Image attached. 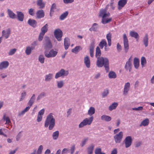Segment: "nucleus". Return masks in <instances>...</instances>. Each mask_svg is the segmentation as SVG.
Segmentation results:
<instances>
[{
	"label": "nucleus",
	"mask_w": 154,
	"mask_h": 154,
	"mask_svg": "<svg viewBox=\"0 0 154 154\" xmlns=\"http://www.w3.org/2000/svg\"><path fill=\"white\" fill-rule=\"evenodd\" d=\"M109 63L108 58L102 57L97 58L96 61V65L98 67H102L104 66L106 72L109 71Z\"/></svg>",
	"instance_id": "f257e3e1"
},
{
	"label": "nucleus",
	"mask_w": 154,
	"mask_h": 154,
	"mask_svg": "<svg viewBox=\"0 0 154 154\" xmlns=\"http://www.w3.org/2000/svg\"><path fill=\"white\" fill-rule=\"evenodd\" d=\"M55 125V119L52 113H50L47 116L45 121L44 126L45 128L49 126L48 129L49 130H52Z\"/></svg>",
	"instance_id": "f03ea898"
},
{
	"label": "nucleus",
	"mask_w": 154,
	"mask_h": 154,
	"mask_svg": "<svg viewBox=\"0 0 154 154\" xmlns=\"http://www.w3.org/2000/svg\"><path fill=\"white\" fill-rule=\"evenodd\" d=\"M99 16L102 17L101 22L103 24L107 23L110 22L112 20L111 18H106L110 16V14L109 12L106 13V9H101L100 11Z\"/></svg>",
	"instance_id": "7ed1b4c3"
},
{
	"label": "nucleus",
	"mask_w": 154,
	"mask_h": 154,
	"mask_svg": "<svg viewBox=\"0 0 154 154\" xmlns=\"http://www.w3.org/2000/svg\"><path fill=\"white\" fill-rule=\"evenodd\" d=\"M94 118L91 116L89 118H85L79 125V128H82L87 125H90L91 124Z\"/></svg>",
	"instance_id": "20e7f679"
},
{
	"label": "nucleus",
	"mask_w": 154,
	"mask_h": 154,
	"mask_svg": "<svg viewBox=\"0 0 154 154\" xmlns=\"http://www.w3.org/2000/svg\"><path fill=\"white\" fill-rule=\"evenodd\" d=\"M69 73L68 71L64 69H62L56 73L55 78V79H57L60 77L64 78L68 75Z\"/></svg>",
	"instance_id": "39448f33"
},
{
	"label": "nucleus",
	"mask_w": 154,
	"mask_h": 154,
	"mask_svg": "<svg viewBox=\"0 0 154 154\" xmlns=\"http://www.w3.org/2000/svg\"><path fill=\"white\" fill-rule=\"evenodd\" d=\"M43 43L44 48L46 50L50 49L52 47L51 40L48 36H45Z\"/></svg>",
	"instance_id": "423d86ee"
},
{
	"label": "nucleus",
	"mask_w": 154,
	"mask_h": 154,
	"mask_svg": "<svg viewBox=\"0 0 154 154\" xmlns=\"http://www.w3.org/2000/svg\"><path fill=\"white\" fill-rule=\"evenodd\" d=\"M54 34L55 37L58 41H60L62 40L63 33L60 29L59 28L55 29L54 31Z\"/></svg>",
	"instance_id": "0eeeda50"
},
{
	"label": "nucleus",
	"mask_w": 154,
	"mask_h": 154,
	"mask_svg": "<svg viewBox=\"0 0 154 154\" xmlns=\"http://www.w3.org/2000/svg\"><path fill=\"white\" fill-rule=\"evenodd\" d=\"M57 54V51L53 49L50 50L49 52L47 51H45L44 52L45 56L48 58L54 57Z\"/></svg>",
	"instance_id": "6e6552de"
},
{
	"label": "nucleus",
	"mask_w": 154,
	"mask_h": 154,
	"mask_svg": "<svg viewBox=\"0 0 154 154\" xmlns=\"http://www.w3.org/2000/svg\"><path fill=\"white\" fill-rule=\"evenodd\" d=\"M123 134L122 131H120L116 134L114 137L115 142L116 143H120L123 138Z\"/></svg>",
	"instance_id": "1a4fd4ad"
},
{
	"label": "nucleus",
	"mask_w": 154,
	"mask_h": 154,
	"mask_svg": "<svg viewBox=\"0 0 154 154\" xmlns=\"http://www.w3.org/2000/svg\"><path fill=\"white\" fill-rule=\"evenodd\" d=\"M123 41L125 51L127 52L129 49V45L128 39L125 34L123 35Z\"/></svg>",
	"instance_id": "9d476101"
},
{
	"label": "nucleus",
	"mask_w": 154,
	"mask_h": 154,
	"mask_svg": "<svg viewBox=\"0 0 154 154\" xmlns=\"http://www.w3.org/2000/svg\"><path fill=\"white\" fill-rule=\"evenodd\" d=\"M132 142V139L131 136L126 137L124 140V143L126 148L130 147L131 145Z\"/></svg>",
	"instance_id": "9b49d317"
},
{
	"label": "nucleus",
	"mask_w": 154,
	"mask_h": 154,
	"mask_svg": "<svg viewBox=\"0 0 154 154\" xmlns=\"http://www.w3.org/2000/svg\"><path fill=\"white\" fill-rule=\"evenodd\" d=\"M2 37L5 38V39L8 38L11 33V30L10 28L4 30L2 32Z\"/></svg>",
	"instance_id": "f8f14e48"
},
{
	"label": "nucleus",
	"mask_w": 154,
	"mask_h": 154,
	"mask_svg": "<svg viewBox=\"0 0 154 154\" xmlns=\"http://www.w3.org/2000/svg\"><path fill=\"white\" fill-rule=\"evenodd\" d=\"M9 63L7 61H3L0 63V70L7 69L9 65Z\"/></svg>",
	"instance_id": "ddd939ff"
},
{
	"label": "nucleus",
	"mask_w": 154,
	"mask_h": 154,
	"mask_svg": "<svg viewBox=\"0 0 154 154\" xmlns=\"http://www.w3.org/2000/svg\"><path fill=\"white\" fill-rule=\"evenodd\" d=\"M130 84L129 82H128L126 83L124 85L123 93L125 95L127 94L128 93L130 90Z\"/></svg>",
	"instance_id": "4468645a"
},
{
	"label": "nucleus",
	"mask_w": 154,
	"mask_h": 154,
	"mask_svg": "<svg viewBox=\"0 0 154 154\" xmlns=\"http://www.w3.org/2000/svg\"><path fill=\"white\" fill-rule=\"evenodd\" d=\"M131 61L132 59L131 57H130L128 60L125 66V68L127 70H128L129 72H130L131 69Z\"/></svg>",
	"instance_id": "2eb2a0df"
},
{
	"label": "nucleus",
	"mask_w": 154,
	"mask_h": 154,
	"mask_svg": "<svg viewBox=\"0 0 154 154\" xmlns=\"http://www.w3.org/2000/svg\"><path fill=\"white\" fill-rule=\"evenodd\" d=\"M127 0H119L118 2V9H121L126 4Z\"/></svg>",
	"instance_id": "dca6fc26"
},
{
	"label": "nucleus",
	"mask_w": 154,
	"mask_h": 154,
	"mask_svg": "<svg viewBox=\"0 0 154 154\" xmlns=\"http://www.w3.org/2000/svg\"><path fill=\"white\" fill-rule=\"evenodd\" d=\"M36 17L38 19L43 18L45 16V13L42 10H40L37 11L36 13Z\"/></svg>",
	"instance_id": "f3484780"
},
{
	"label": "nucleus",
	"mask_w": 154,
	"mask_h": 154,
	"mask_svg": "<svg viewBox=\"0 0 154 154\" xmlns=\"http://www.w3.org/2000/svg\"><path fill=\"white\" fill-rule=\"evenodd\" d=\"M84 63L87 68H89L91 66V62L89 57L86 56L84 58Z\"/></svg>",
	"instance_id": "a211bd4d"
},
{
	"label": "nucleus",
	"mask_w": 154,
	"mask_h": 154,
	"mask_svg": "<svg viewBox=\"0 0 154 154\" xmlns=\"http://www.w3.org/2000/svg\"><path fill=\"white\" fill-rule=\"evenodd\" d=\"M17 14L18 20L20 21H23L24 18L23 14L21 12L17 11Z\"/></svg>",
	"instance_id": "6ab92c4d"
},
{
	"label": "nucleus",
	"mask_w": 154,
	"mask_h": 154,
	"mask_svg": "<svg viewBox=\"0 0 154 154\" xmlns=\"http://www.w3.org/2000/svg\"><path fill=\"white\" fill-rule=\"evenodd\" d=\"M28 23L29 25L33 27H35L36 26L37 22L36 20H34L29 19L28 20Z\"/></svg>",
	"instance_id": "aec40b11"
},
{
	"label": "nucleus",
	"mask_w": 154,
	"mask_h": 154,
	"mask_svg": "<svg viewBox=\"0 0 154 154\" xmlns=\"http://www.w3.org/2000/svg\"><path fill=\"white\" fill-rule=\"evenodd\" d=\"M99 28V26L98 24L94 23L93 24L91 27L89 29L90 31L97 32Z\"/></svg>",
	"instance_id": "412c9836"
},
{
	"label": "nucleus",
	"mask_w": 154,
	"mask_h": 154,
	"mask_svg": "<svg viewBox=\"0 0 154 154\" xmlns=\"http://www.w3.org/2000/svg\"><path fill=\"white\" fill-rule=\"evenodd\" d=\"M70 45L69 39L67 37L65 38L64 40V46L66 50L68 49Z\"/></svg>",
	"instance_id": "4be33fe9"
},
{
	"label": "nucleus",
	"mask_w": 154,
	"mask_h": 154,
	"mask_svg": "<svg viewBox=\"0 0 154 154\" xmlns=\"http://www.w3.org/2000/svg\"><path fill=\"white\" fill-rule=\"evenodd\" d=\"M35 99V94H33L28 101V104L30 106H32L34 103Z\"/></svg>",
	"instance_id": "5701e85b"
},
{
	"label": "nucleus",
	"mask_w": 154,
	"mask_h": 154,
	"mask_svg": "<svg viewBox=\"0 0 154 154\" xmlns=\"http://www.w3.org/2000/svg\"><path fill=\"white\" fill-rule=\"evenodd\" d=\"M8 14L9 17L12 19H14L16 17V14L10 9H8L7 10Z\"/></svg>",
	"instance_id": "b1692460"
},
{
	"label": "nucleus",
	"mask_w": 154,
	"mask_h": 154,
	"mask_svg": "<svg viewBox=\"0 0 154 154\" xmlns=\"http://www.w3.org/2000/svg\"><path fill=\"white\" fill-rule=\"evenodd\" d=\"M143 42L145 47H147L148 45V37L147 34L145 35L143 39Z\"/></svg>",
	"instance_id": "393cba45"
},
{
	"label": "nucleus",
	"mask_w": 154,
	"mask_h": 154,
	"mask_svg": "<svg viewBox=\"0 0 154 154\" xmlns=\"http://www.w3.org/2000/svg\"><path fill=\"white\" fill-rule=\"evenodd\" d=\"M111 38L112 34L110 33H109L106 35V38L107 39L108 45L109 46H110L111 45Z\"/></svg>",
	"instance_id": "a878e982"
},
{
	"label": "nucleus",
	"mask_w": 154,
	"mask_h": 154,
	"mask_svg": "<svg viewBox=\"0 0 154 154\" xmlns=\"http://www.w3.org/2000/svg\"><path fill=\"white\" fill-rule=\"evenodd\" d=\"M101 119L102 120L105 121L107 122L110 121L112 119L111 118L110 116L106 115H102L101 116Z\"/></svg>",
	"instance_id": "bb28decb"
},
{
	"label": "nucleus",
	"mask_w": 154,
	"mask_h": 154,
	"mask_svg": "<svg viewBox=\"0 0 154 154\" xmlns=\"http://www.w3.org/2000/svg\"><path fill=\"white\" fill-rule=\"evenodd\" d=\"M94 145L93 143L91 144L87 148L88 153V154H91L94 147Z\"/></svg>",
	"instance_id": "cd10ccee"
},
{
	"label": "nucleus",
	"mask_w": 154,
	"mask_h": 154,
	"mask_svg": "<svg viewBox=\"0 0 154 154\" xmlns=\"http://www.w3.org/2000/svg\"><path fill=\"white\" fill-rule=\"evenodd\" d=\"M33 50V48L30 46H27L26 47L25 52L27 55H30L32 51Z\"/></svg>",
	"instance_id": "c85d7f7f"
},
{
	"label": "nucleus",
	"mask_w": 154,
	"mask_h": 154,
	"mask_svg": "<svg viewBox=\"0 0 154 154\" xmlns=\"http://www.w3.org/2000/svg\"><path fill=\"white\" fill-rule=\"evenodd\" d=\"M37 4L40 9H42L45 7V4L43 2L42 0H37Z\"/></svg>",
	"instance_id": "c756f323"
},
{
	"label": "nucleus",
	"mask_w": 154,
	"mask_h": 154,
	"mask_svg": "<svg viewBox=\"0 0 154 154\" xmlns=\"http://www.w3.org/2000/svg\"><path fill=\"white\" fill-rule=\"evenodd\" d=\"M118 103L117 102L113 103L109 107V109L110 111H112L113 110L115 109L118 106Z\"/></svg>",
	"instance_id": "7c9ffc66"
},
{
	"label": "nucleus",
	"mask_w": 154,
	"mask_h": 154,
	"mask_svg": "<svg viewBox=\"0 0 154 154\" xmlns=\"http://www.w3.org/2000/svg\"><path fill=\"white\" fill-rule=\"evenodd\" d=\"M134 64L135 68L137 69L139 66V60L136 57L134 58Z\"/></svg>",
	"instance_id": "2f4dec72"
},
{
	"label": "nucleus",
	"mask_w": 154,
	"mask_h": 154,
	"mask_svg": "<svg viewBox=\"0 0 154 154\" xmlns=\"http://www.w3.org/2000/svg\"><path fill=\"white\" fill-rule=\"evenodd\" d=\"M95 108L92 106H91L89 108V110L88 112V115L92 116V115L95 113Z\"/></svg>",
	"instance_id": "473e14b6"
},
{
	"label": "nucleus",
	"mask_w": 154,
	"mask_h": 154,
	"mask_svg": "<svg viewBox=\"0 0 154 154\" xmlns=\"http://www.w3.org/2000/svg\"><path fill=\"white\" fill-rule=\"evenodd\" d=\"M53 75L52 73H49L46 75L45 76V81L46 82H49L53 78Z\"/></svg>",
	"instance_id": "72a5a7b5"
},
{
	"label": "nucleus",
	"mask_w": 154,
	"mask_h": 154,
	"mask_svg": "<svg viewBox=\"0 0 154 154\" xmlns=\"http://www.w3.org/2000/svg\"><path fill=\"white\" fill-rule=\"evenodd\" d=\"M107 44L106 41L105 39H102L99 43V46L101 49L103 48L104 46L106 45Z\"/></svg>",
	"instance_id": "f704fd0d"
},
{
	"label": "nucleus",
	"mask_w": 154,
	"mask_h": 154,
	"mask_svg": "<svg viewBox=\"0 0 154 154\" xmlns=\"http://www.w3.org/2000/svg\"><path fill=\"white\" fill-rule=\"evenodd\" d=\"M101 51L100 48L97 46L96 49L95 57L97 59V58L100 57L101 55Z\"/></svg>",
	"instance_id": "c9c22d12"
},
{
	"label": "nucleus",
	"mask_w": 154,
	"mask_h": 154,
	"mask_svg": "<svg viewBox=\"0 0 154 154\" xmlns=\"http://www.w3.org/2000/svg\"><path fill=\"white\" fill-rule=\"evenodd\" d=\"M149 119L148 118H146L143 120L140 124V126H145L148 125L149 124Z\"/></svg>",
	"instance_id": "e433bc0d"
},
{
	"label": "nucleus",
	"mask_w": 154,
	"mask_h": 154,
	"mask_svg": "<svg viewBox=\"0 0 154 154\" xmlns=\"http://www.w3.org/2000/svg\"><path fill=\"white\" fill-rule=\"evenodd\" d=\"M94 45L92 44L91 45L90 47L89 52L90 56L92 57L94 55Z\"/></svg>",
	"instance_id": "4c0bfd02"
},
{
	"label": "nucleus",
	"mask_w": 154,
	"mask_h": 154,
	"mask_svg": "<svg viewBox=\"0 0 154 154\" xmlns=\"http://www.w3.org/2000/svg\"><path fill=\"white\" fill-rule=\"evenodd\" d=\"M48 25L47 24H46L44 26H43L41 29V32L42 33L45 34L48 31Z\"/></svg>",
	"instance_id": "58836bf2"
},
{
	"label": "nucleus",
	"mask_w": 154,
	"mask_h": 154,
	"mask_svg": "<svg viewBox=\"0 0 154 154\" xmlns=\"http://www.w3.org/2000/svg\"><path fill=\"white\" fill-rule=\"evenodd\" d=\"M68 14V11H66L62 14L59 17V19L61 20H64L65 18H66Z\"/></svg>",
	"instance_id": "ea45409f"
},
{
	"label": "nucleus",
	"mask_w": 154,
	"mask_h": 154,
	"mask_svg": "<svg viewBox=\"0 0 154 154\" xmlns=\"http://www.w3.org/2000/svg\"><path fill=\"white\" fill-rule=\"evenodd\" d=\"M130 35L132 37L137 38L139 37L138 33L136 32L131 31L130 32Z\"/></svg>",
	"instance_id": "a19ab883"
},
{
	"label": "nucleus",
	"mask_w": 154,
	"mask_h": 154,
	"mask_svg": "<svg viewBox=\"0 0 154 154\" xmlns=\"http://www.w3.org/2000/svg\"><path fill=\"white\" fill-rule=\"evenodd\" d=\"M26 92L25 91H23L21 93L19 101H23L26 97Z\"/></svg>",
	"instance_id": "79ce46f5"
},
{
	"label": "nucleus",
	"mask_w": 154,
	"mask_h": 154,
	"mask_svg": "<svg viewBox=\"0 0 154 154\" xmlns=\"http://www.w3.org/2000/svg\"><path fill=\"white\" fill-rule=\"evenodd\" d=\"M3 119L6 122L5 124L10 125L11 123V122L8 116H6L5 114H4L3 116Z\"/></svg>",
	"instance_id": "37998d69"
},
{
	"label": "nucleus",
	"mask_w": 154,
	"mask_h": 154,
	"mask_svg": "<svg viewBox=\"0 0 154 154\" xmlns=\"http://www.w3.org/2000/svg\"><path fill=\"white\" fill-rule=\"evenodd\" d=\"M45 57L44 55L42 54L40 55L38 57V60L39 62L42 64H43L45 62Z\"/></svg>",
	"instance_id": "c03bdc74"
},
{
	"label": "nucleus",
	"mask_w": 154,
	"mask_h": 154,
	"mask_svg": "<svg viewBox=\"0 0 154 154\" xmlns=\"http://www.w3.org/2000/svg\"><path fill=\"white\" fill-rule=\"evenodd\" d=\"M82 48L80 46H77L75 47V48L72 50V52L76 54L80 50H82Z\"/></svg>",
	"instance_id": "a18cd8bd"
},
{
	"label": "nucleus",
	"mask_w": 154,
	"mask_h": 154,
	"mask_svg": "<svg viewBox=\"0 0 154 154\" xmlns=\"http://www.w3.org/2000/svg\"><path fill=\"white\" fill-rule=\"evenodd\" d=\"M57 87L59 88H62L64 85V82L63 80L57 81Z\"/></svg>",
	"instance_id": "49530a36"
},
{
	"label": "nucleus",
	"mask_w": 154,
	"mask_h": 154,
	"mask_svg": "<svg viewBox=\"0 0 154 154\" xmlns=\"http://www.w3.org/2000/svg\"><path fill=\"white\" fill-rule=\"evenodd\" d=\"M59 135V132L58 131H56L53 133L52 137L54 140H56L58 138Z\"/></svg>",
	"instance_id": "de8ad7c7"
},
{
	"label": "nucleus",
	"mask_w": 154,
	"mask_h": 154,
	"mask_svg": "<svg viewBox=\"0 0 154 154\" xmlns=\"http://www.w3.org/2000/svg\"><path fill=\"white\" fill-rule=\"evenodd\" d=\"M146 63V61L145 58L144 57H142L141 59V64L142 67H144Z\"/></svg>",
	"instance_id": "09e8293b"
},
{
	"label": "nucleus",
	"mask_w": 154,
	"mask_h": 154,
	"mask_svg": "<svg viewBox=\"0 0 154 154\" xmlns=\"http://www.w3.org/2000/svg\"><path fill=\"white\" fill-rule=\"evenodd\" d=\"M46 96L45 93L44 92H42L39 94L37 98V101H38L42 99L43 97Z\"/></svg>",
	"instance_id": "8fccbe9b"
},
{
	"label": "nucleus",
	"mask_w": 154,
	"mask_h": 154,
	"mask_svg": "<svg viewBox=\"0 0 154 154\" xmlns=\"http://www.w3.org/2000/svg\"><path fill=\"white\" fill-rule=\"evenodd\" d=\"M116 77L115 73L113 71H110L109 74V77L110 78H115Z\"/></svg>",
	"instance_id": "3c124183"
},
{
	"label": "nucleus",
	"mask_w": 154,
	"mask_h": 154,
	"mask_svg": "<svg viewBox=\"0 0 154 154\" xmlns=\"http://www.w3.org/2000/svg\"><path fill=\"white\" fill-rule=\"evenodd\" d=\"M17 49L16 48L11 49L8 53V54L9 56H12L14 55L16 53Z\"/></svg>",
	"instance_id": "603ef678"
},
{
	"label": "nucleus",
	"mask_w": 154,
	"mask_h": 154,
	"mask_svg": "<svg viewBox=\"0 0 154 154\" xmlns=\"http://www.w3.org/2000/svg\"><path fill=\"white\" fill-rule=\"evenodd\" d=\"M29 14L32 16H34L35 14V10L33 8H30L29 9Z\"/></svg>",
	"instance_id": "864d4df0"
},
{
	"label": "nucleus",
	"mask_w": 154,
	"mask_h": 154,
	"mask_svg": "<svg viewBox=\"0 0 154 154\" xmlns=\"http://www.w3.org/2000/svg\"><path fill=\"white\" fill-rule=\"evenodd\" d=\"M109 90L108 89H106L104 90V91L102 93V96L103 97H105L108 94Z\"/></svg>",
	"instance_id": "5fc2aeb1"
},
{
	"label": "nucleus",
	"mask_w": 154,
	"mask_h": 154,
	"mask_svg": "<svg viewBox=\"0 0 154 154\" xmlns=\"http://www.w3.org/2000/svg\"><path fill=\"white\" fill-rule=\"evenodd\" d=\"M88 138H84L83 140H82L81 143V146L82 147H83L86 144L87 142L88 141Z\"/></svg>",
	"instance_id": "6e6d98bb"
},
{
	"label": "nucleus",
	"mask_w": 154,
	"mask_h": 154,
	"mask_svg": "<svg viewBox=\"0 0 154 154\" xmlns=\"http://www.w3.org/2000/svg\"><path fill=\"white\" fill-rule=\"evenodd\" d=\"M56 9V5L55 3H54L51 6L50 8V11L51 13L53 12H54V10Z\"/></svg>",
	"instance_id": "4d7b16f0"
},
{
	"label": "nucleus",
	"mask_w": 154,
	"mask_h": 154,
	"mask_svg": "<svg viewBox=\"0 0 154 154\" xmlns=\"http://www.w3.org/2000/svg\"><path fill=\"white\" fill-rule=\"evenodd\" d=\"M101 149L100 148H96L95 150V154H101L102 153Z\"/></svg>",
	"instance_id": "13d9d810"
},
{
	"label": "nucleus",
	"mask_w": 154,
	"mask_h": 154,
	"mask_svg": "<svg viewBox=\"0 0 154 154\" xmlns=\"http://www.w3.org/2000/svg\"><path fill=\"white\" fill-rule=\"evenodd\" d=\"M133 110L136 111H141L143 110V107L142 106H139L137 108H134L132 109Z\"/></svg>",
	"instance_id": "bf43d9fd"
},
{
	"label": "nucleus",
	"mask_w": 154,
	"mask_h": 154,
	"mask_svg": "<svg viewBox=\"0 0 154 154\" xmlns=\"http://www.w3.org/2000/svg\"><path fill=\"white\" fill-rule=\"evenodd\" d=\"M45 34L40 32L38 38V40L39 41H42L43 38V36Z\"/></svg>",
	"instance_id": "052dcab7"
},
{
	"label": "nucleus",
	"mask_w": 154,
	"mask_h": 154,
	"mask_svg": "<svg viewBox=\"0 0 154 154\" xmlns=\"http://www.w3.org/2000/svg\"><path fill=\"white\" fill-rule=\"evenodd\" d=\"M69 151V149L68 148H64L62 151V154H66Z\"/></svg>",
	"instance_id": "680f3d73"
},
{
	"label": "nucleus",
	"mask_w": 154,
	"mask_h": 154,
	"mask_svg": "<svg viewBox=\"0 0 154 154\" xmlns=\"http://www.w3.org/2000/svg\"><path fill=\"white\" fill-rule=\"evenodd\" d=\"M42 116L38 114L37 118V121L38 122H41L42 120Z\"/></svg>",
	"instance_id": "e2e57ef3"
},
{
	"label": "nucleus",
	"mask_w": 154,
	"mask_h": 154,
	"mask_svg": "<svg viewBox=\"0 0 154 154\" xmlns=\"http://www.w3.org/2000/svg\"><path fill=\"white\" fill-rule=\"evenodd\" d=\"M74 0H63V2L66 4L71 3L73 2Z\"/></svg>",
	"instance_id": "0e129e2a"
},
{
	"label": "nucleus",
	"mask_w": 154,
	"mask_h": 154,
	"mask_svg": "<svg viewBox=\"0 0 154 154\" xmlns=\"http://www.w3.org/2000/svg\"><path fill=\"white\" fill-rule=\"evenodd\" d=\"M75 149V146L74 145L72 146L70 149L71 154H73Z\"/></svg>",
	"instance_id": "69168bd1"
},
{
	"label": "nucleus",
	"mask_w": 154,
	"mask_h": 154,
	"mask_svg": "<svg viewBox=\"0 0 154 154\" xmlns=\"http://www.w3.org/2000/svg\"><path fill=\"white\" fill-rule=\"evenodd\" d=\"M45 110L44 109H42L39 111L38 112V114L43 116V115L44 113Z\"/></svg>",
	"instance_id": "338daca9"
},
{
	"label": "nucleus",
	"mask_w": 154,
	"mask_h": 154,
	"mask_svg": "<svg viewBox=\"0 0 154 154\" xmlns=\"http://www.w3.org/2000/svg\"><path fill=\"white\" fill-rule=\"evenodd\" d=\"M32 47L33 48V49L35 48V47L38 45V42L37 41H34L31 44Z\"/></svg>",
	"instance_id": "774afa93"
}]
</instances>
